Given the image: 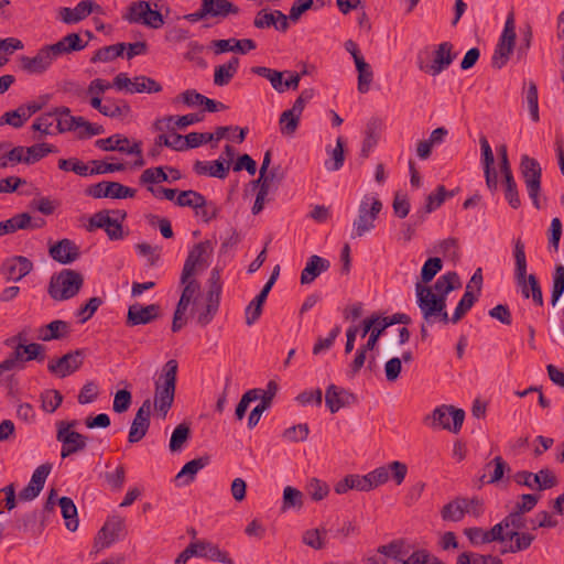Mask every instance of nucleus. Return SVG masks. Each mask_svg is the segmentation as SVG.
Masks as SVG:
<instances>
[{
    "label": "nucleus",
    "mask_w": 564,
    "mask_h": 564,
    "mask_svg": "<svg viewBox=\"0 0 564 564\" xmlns=\"http://www.w3.org/2000/svg\"><path fill=\"white\" fill-rule=\"evenodd\" d=\"M177 369L178 364L175 359L167 360L154 382V408L162 419L166 417L174 402Z\"/></svg>",
    "instance_id": "nucleus-1"
},
{
    "label": "nucleus",
    "mask_w": 564,
    "mask_h": 564,
    "mask_svg": "<svg viewBox=\"0 0 564 564\" xmlns=\"http://www.w3.org/2000/svg\"><path fill=\"white\" fill-rule=\"evenodd\" d=\"M84 284L82 273L63 269L59 273L53 274L48 284V294L55 301H66L78 294Z\"/></svg>",
    "instance_id": "nucleus-2"
},
{
    "label": "nucleus",
    "mask_w": 564,
    "mask_h": 564,
    "mask_svg": "<svg viewBox=\"0 0 564 564\" xmlns=\"http://www.w3.org/2000/svg\"><path fill=\"white\" fill-rule=\"evenodd\" d=\"M122 19L130 24H143L152 29H160L165 22L160 10L150 8V2L145 0L131 2Z\"/></svg>",
    "instance_id": "nucleus-3"
},
{
    "label": "nucleus",
    "mask_w": 564,
    "mask_h": 564,
    "mask_svg": "<svg viewBox=\"0 0 564 564\" xmlns=\"http://www.w3.org/2000/svg\"><path fill=\"white\" fill-rule=\"evenodd\" d=\"M465 419V411L453 405H441L434 409L431 415L424 417V423L432 427H442L458 433Z\"/></svg>",
    "instance_id": "nucleus-4"
},
{
    "label": "nucleus",
    "mask_w": 564,
    "mask_h": 564,
    "mask_svg": "<svg viewBox=\"0 0 564 564\" xmlns=\"http://www.w3.org/2000/svg\"><path fill=\"white\" fill-rule=\"evenodd\" d=\"M382 209L379 198L366 196L359 205L358 217L352 224V238L362 237L375 228V221Z\"/></svg>",
    "instance_id": "nucleus-5"
},
{
    "label": "nucleus",
    "mask_w": 564,
    "mask_h": 564,
    "mask_svg": "<svg viewBox=\"0 0 564 564\" xmlns=\"http://www.w3.org/2000/svg\"><path fill=\"white\" fill-rule=\"evenodd\" d=\"M520 172L523 177L528 195L536 209L541 208L540 194H541V178L542 169L540 163L529 155L524 154L520 162Z\"/></svg>",
    "instance_id": "nucleus-6"
},
{
    "label": "nucleus",
    "mask_w": 564,
    "mask_h": 564,
    "mask_svg": "<svg viewBox=\"0 0 564 564\" xmlns=\"http://www.w3.org/2000/svg\"><path fill=\"white\" fill-rule=\"evenodd\" d=\"M214 251V245L210 240H205L193 246L189 250L181 274V282L187 278H194L198 272L208 265V260Z\"/></svg>",
    "instance_id": "nucleus-7"
},
{
    "label": "nucleus",
    "mask_w": 564,
    "mask_h": 564,
    "mask_svg": "<svg viewBox=\"0 0 564 564\" xmlns=\"http://www.w3.org/2000/svg\"><path fill=\"white\" fill-rule=\"evenodd\" d=\"M416 303L421 310L423 319L427 324L434 323V316L446 310V297L433 293L432 288L422 283L415 284Z\"/></svg>",
    "instance_id": "nucleus-8"
},
{
    "label": "nucleus",
    "mask_w": 564,
    "mask_h": 564,
    "mask_svg": "<svg viewBox=\"0 0 564 564\" xmlns=\"http://www.w3.org/2000/svg\"><path fill=\"white\" fill-rule=\"evenodd\" d=\"M516 36L514 18L513 13H510L492 55V67L500 69L507 64L514 50Z\"/></svg>",
    "instance_id": "nucleus-9"
},
{
    "label": "nucleus",
    "mask_w": 564,
    "mask_h": 564,
    "mask_svg": "<svg viewBox=\"0 0 564 564\" xmlns=\"http://www.w3.org/2000/svg\"><path fill=\"white\" fill-rule=\"evenodd\" d=\"M389 473H391L394 482L401 485L408 474V466L404 463L394 460L369 471L366 475L371 490L384 485L389 480Z\"/></svg>",
    "instance_id": "nucleus-10"
},
{
    "label": "nucleus",
    "mask_w": 564,
    "mask_h": 564,
    "mask_svg": "<svg viewBox=\"0 0 564 564\" xmlns=\"http://www.w3.org/2000/svg\"><path fill=\"white\" fill-rule=\"evenodd\" d=\"M129 144V139L121 134H113L106 139H98L95 142V145L104 151H119L127 154L138 155V160L134 162V165L140 167L144 165V160L142 158V149L141 141L134 142L132 145Z\"/></svg>",
    "instance_id": "nucleus-11"
},
{
    "label": "nucleus",
    "mask_w": 564,
    "mask_h": 564,
    "mask_svg": "<svg viewBox=\"0 0 564 564\" xmlns=\"http://www.w3.org/2000/svg\"><path fill=\"white\" fill-rule=\"evenodd\" d=\"M86 194L94 198L110 197L115 199L133 198L135 188L124 186L118 182L101 181L86 188Z\"/></svg>",
    "instance_id": "nucleus-12"
},
{
    "label": "nucleus",
    "mask_w": 564,
    "mask_h": 564,
    "mask_svg": "<svg viewBox=\"0 0 564 564\" xmlns=\"http://www.w3.org/2000/svg\"><path fill=\"white\" fill-rule=\"evenodd\" d=\"M85 356V349L69 351L57 360L48 362L47 369L51 373H54L59 378H65L83 366Z\"/></svg>",
    "instance_id": "nucleus-13"
},
{
    "label": "nucleus",
    "mask_w": 564,
    "mask_h": 564,
    "mask_svg": "<svg viewBox=\"0 0 564 564\" xmlns=\"http://www.w3.org/2000/svg\"><path fill=\"white\" fill-rule=\"evenodd\" d=\"M98 228L105 229L110 240L123 238L122 225L118 221V218L110 217V210L108 209L99 210L89 218L86 229L91 232Z\"/></svg>",
    "instance_id": "nucleus-14"
},
{
    "label": "nucleus",
    "mask_w": 564,
    "mask_h": 564,
    "mask_svg": "<svg viewBox=\"0 0 564 564\" xmlns=\"http://www.w3.org/2000/svg\"><path fill=\"white\" fill-rule=\"evenodd\" d=\"M512 478L518 485L527 486L531 489L536 485L539 490L553 488L557 484L555 475L549 468H543L536 474L521 470L516 473Z\"/></svg>",
    "instance_id": "nucleus-15"
},
{
    "label": "nucleus",
    "mask_w": 564,
    "mask_h": 564,
    "mask_svg": "<svg viewBox=\"0 0 564 564\" xmlns=\"http://www.w3.org/2000/svg\"><path fill=\"white\" fill-rule=\"evenodd\" d=\"M124 527L123 518L118 516L109 518L95 538L94 547L96 549V552L110 546L115 541L119 540Z\"/></svg>",
    "instance_id": "nucleus-16"
},
{
    "label": "nucleus",
    "mask_w": 564,
    "mask_h": 564,
    "mask_svg": "<svg viewBox=\"0 0 564 564\" xmlns=\"http://www.w3.org/2000/svg\"><path fill=\"white\" fill-rule=\"evenodd\" d=\"M455 58L456 53H453V44L449 42H443L434 51L432 62L426 65H423L421 63L419 67L421 70L432 76H436L441 74L443 70H445Z\"/></svg>",
    "instance_id": "nucleus-17"
},
{
    "label": "nucleus",
    "mask_w": 564,
    "mask_h": 564,
    "mask_svg": "<svg viewBox=\"0 0 564 564\" xmlns=\"http://www.w3.org/2000/svg\"><path fill=\"white\" fill-rule=\"evenodd\" d=\"M151 401L147 399L143 401L142 405L137 411L129 430V443H138L147 435L151 423Z\"/></svg>",
    "instance_id": "nucleus-18"
},
{
    "label": "nucleus",
    "mask_w": 564,
    "mask_h": 564,
    "mask_svg": "<svg viewBox=\"0 0 564 564\" xmlns=\"http://www.w3.org/2000/svg\"><path fill=\"white\" fill-rule=\"evenodd\" d=\"M160 316L161 307L159 304H150L143 306L137 303L129 306L126 324L129 327L147 325L158 319Z\"/></svg>",
    "instance_id": "nucleus-19"
},
{
    "label": "nucleus",
    "mask_w": 564,
    "mask_h": 564,
    "mask_svg": "<svg viewBox=\"0 0 564 564\" xmlns=\"http://www.w3.org/2000/svg\"><path fill=\"white\" fill-rule=\"evenodd\" d=\"M93 12H101V7L93 0H82L75 8L63 7L58 10L59 19L66 24H75Z\"/></svg>",
    "instance_id": "nucleus-20"
},
{
    "label": "nucleus",
    "mask_w": 564,
    "mask_h": 564,
    "mask_svg": "<svg viewBox=\"0 0 564 564\" xmlns=\"http://www.w3.org/2000/svg\"><path fill=\"white\" fill-rule=\"evenodd\" d=\"M55 57L53 51L50 50V45H46L39 50L33 57L21 56V68L28 74H42L51 66Z\"/></svg>",
    "instance_id": "nucleus-21"
},
{
    "label": "nucleus",
    "mask_w": 564,
    "mask_h": 564,
    "mask_svg": "<svg viewBox=\"0 0 564 564\" xmlns=\"http://www.w3.org/2000/svg\"><path fill=\"white\" fill-rule=\"evenodd\" d=\"M32 269L33 263L31 260L23 256H15L3 262L1 273L7 281H20L28 275Z\"/></svg>",
    "instance_id": "nucleus-22"
},
{
    "label": "nucleus",
    "mask_w": 564,
    "mask_h": 564,
    "mask_svg": "<svg viewBox=\"0 0 564 564\" xmlns=\"http://www.w3.org/2000/svg\"><path fill=\"white\" fill-rule=\"evenodd\" d=\"M52 469V465L48 463L40 465L33 473L31 480L26 487H24L20 494L19 498L23 501H30L36 498L42 491L46 478L48 477Z\"/></svg>",
    "instance_id": "nucleus-23"
},
{
    "label": "nucleus",
    "mask_w": 564,
    "mask_h": 564,
    "mask_svg": "<svg viewBox=\"0 0 564 564\" xmlns=\"http://www.w3.org/2000/svg\"><path fill=\"white\" fill-rule=\"evenodd\" d=\"M48 254L58 263L69 264L80 257V249L73 240L64 238L50 247Z\"/></svg>",
    "instance_id": "nucleus-24"
},
{
    "label": "nucleus",
    "mask_w": 564,
    "mask_h": 564,
    "mask_svg": "<svg viewBox=\"0 0 564 564\" xmlns=\"http://www.w3.org/2000/svg\"><path fill=\"white\" fill-rule=\"evenodd\" d=\"M209 47L213 50L215 55H220L227 52L247 54L249 51L254 50L257 45L251 39L238 40L230 37L226 40H213Z\"/></svg>",
    "instance_id": "nucleus-25"
},
{
    "label": "nucleus",
    "mask_w": 564,
    "mask_h": 564,
    "mask_svg": "<svg viewBox=\"0 0 564 564\" xmlns=\"http://www.w3.org/2000/svg\"><path fill=\"white\" fill-rule=\"evenodd\" d=\"M356 401V395L344 388L329 384L326 389L325 403L332 413H336L341 408L349 406Z\"/></svg>",
    "instance_id": "nucleus-26"
},
{
    "label": "nucleus",
    "mask_w": 564,
    "mask_h": 564,
    "mask_svg": "<svg viewBox=\"0 0 564 564\" xmlns=\"http://www.w3.org/2000/svg\"><path fill=\"white\" fill-rule=\"evenodd\" d=\"M56 440L62 443L61 457L66 458L84 451L88 437L78 432L64 433V431H57Z\"/></svg>",
    "instance_id": "nucleus-27"
},
{
    "label": "nucleus",
    "mask_w": 564,
    "mask_h": 564,
    "mask_svg": "<svg viewBox=\"0 0 564 564\" xmlns=\"http://www.w3.org/2000/svg\"><path fill=\"white\" fill-rule=\"evenodd\" d=\"M330 267L327 259L322 258L317 254H313L308 258L305 268L301 273V283L311 284L316 278L323 272H326Z\"/></svg>",
    "instance_id": "nucleus-28"
},
{
    "label": "nucleus",
    "mask_w": 564,
    "mask_h": 564,
    "mask_svg": "<svg viewBox=\"0 0 564 564\" xmlns=\"http://www.w3.org/2000/svg\"><path fill=\"white\" fill-rule=\"evenodd\" d=\"M210 456L204 455L187 462L182 469L177 473L175 479L182 480L183 485H189L195 480L196 474L208 466Z\"/></svg>",
    "instance_id": "nucleus-29"
},
{
    "label": "nucleus",
    "mask_w": 564,
    "mask_h": 564,
    "mask_svg": "<svg viewBox=\"0 0 564 564\" xmlns=\"http://www.w3.org/2000/svg\"><path fill=\"white\" fill-rule=\"evenodd\" d=\"M230 169V163L218 159L214 161L210 165L204 161H195L193 170L198 175L208 174L212 177H217L224 180L227 177Z\"/></svg>",
    "instance_id": "nucleus-30"
},
{
    "label": "nucleus",
    "mask_w": 564,
    "mask_h": 564,
    "mask_svg": "<svg viewBox=\"0 0 564 564\" xmlns=\"http://www.w3.org/2000/svg\"><path fill=\"white\" fill-rule=\"evenodd\" d=\"M87 43H84L79 34L69 33L62 37L58 42L50 45V50L53 51L55 56L62 54H68L72 52L82 51L86 47Z\"/></svg>",
    "instance_id": "nucleus-31"
},
{
    "label": "nucleus",
    "mask_w": 564,
    "mask_h": 564,
    "mask_svg": "<svg viewBox=\"0 0 564 564\" xmlns=\"http://www.w3.org/2000/svg\"><path fill=\"white\" fill-rule=\"evenodd\" d=\"M54 113L59 133L76 130L79 124H83V117L72 116L70 109L67 107H57L54 109Z\"/></svg>",
    "instance_id": "nucleus-32"
},
{
    "label": "nucleus",
    "mask_w": 564,
    "mask_h": 564,
    "mask_svg": "<svg viewBox=\"0 0 564 564\" xmlns=\"http://www.w3.org/2000/svg\"><path fill=\"white\" fill-rule=\"evenodd\" d=\"M508 540L513 542L508 547L502 549L500 551L501 554L518 553L528 550L535 540V535L522 531H508Z\"/></svg>",
    "instance_id": "nucleus-33"
},
{
    "label": "nucleus",
    "mask_w": 564,
    "mask_h": 564,
    "mask_svg": "<svg viewBox=\"0 0 564 564\" xmlns=\"http://www.w3.org/2000/svg\"><path fill=\"white\" fill-rule=\"evenodd\" d=\"M270 291L271 289L269 285H263L260 293L246 307V324L248 326L253 325L260 318L262 314V306Z\"/></svg>",
    "instance_id": "nucleus-34"
},
{
    "label": "nucleus",
    "mask_w": 564,
    "mask_h": 564,
    "mask_svg": "<svg viewBox=\"0 0 564 564\" xmlns=\"http://www.w3.org/2000/svg\"><path fill=\"white\" fill-rule=\"evenodd\" d=\"M208 17L225 19L229 14H238L239 8L228 0H204Z\"/></svg>",
    "instance_id": "nucleus-35"
},
{
    "label": "nucleus",
    "mask_w": 564,
    "mask_h": 564,
    "mask_svg": "<svg viewBox=\"0 0 564 564\" xmlns=\"http://www.w3.org/2000/svg\"><path fill=\"white\" fill-rule=\"evenodd\" d=\"M238 67L239 58L236 56H232L227 63L217 66L214 73V84L216 86L228 85L237 74Z\"/></svg>",
    "instance_id": "nucleus-36"
},
{
    "label": "nucleus",
    "mask_w": 564,
    "mask_h": 564,
    "mask_svg": "<svg viewBox=\"0 0 564 564\" xmlns=\"http://www.w3.org/2000/svg\"><path fill=\"white\" fill-rule=\"evenodd\" d=\"M460 288V281H459V276L458 274L455 272V271H449L443 275H441L433 289H434V294L435 295H438V296H445L447 297V295L456 290Z\"/></svg>",
    "instance_id": "nucleus-37"
},
{
    "label": "nucleus",
    "mask_w": 564,
    "mask_h": 564,
    "mask_svg": "<svg viewBox=\"0 0 564 564\" xmlns=\"http://www.w3.org/2000/svg\"><path fill=\"white\" fill-rule=\"evenodd\" d=\"M491 468L494 469L490 473L489 478H487L486 474L480 477L479 480L481 482L496 484L503 478L506 471H510L509 465L503 460L501 456H496L492 460L485 465L486 470H490Z\"/></svg>",
    "instance_id": "nucleus-38"
},
{
    "label": "nucleus",
    "mask_w": 564,
    "mask_h": 564,
    "mask_svg": "<svg viewBox=\"0 0 564 564\" xmlns=\"http://www.w3.org/2000/svg\"><path fill=\"white\" fill-rule=\"evenodd\" d=\"M466 508L465 498L457 497L442 508L441 516L445 521L457 522L466 514Z\"/></svg>",
    "instance_id": "nucleus-39"
},
{
    "label": "nucleus",
    "mask_w": 564,
    "mask_h": 564,
    "mask_svg": "<svg viewBox=\"0 0 564 564\" xmlns=\"http://www.w3.org/2000/svg\"><path fill=\"white\" fill-rule=\"evenodd\" d=\"M69 325L65 321L56 319L48 323L41 329L40 339L50 341L53 339H61L68 335Z\"/></svg>",
    "instance_id": "nucleus-40"
},
{
    "label": "nucleus",
    "mask_w": 564,
    "mask_h": 564,
    "mask_svg": "<svg viewBox=\"0 0 564 564\" xmlns=\"http://www.w3.org/2000/svg\"><path fill=\"white\" fill-rule=\"evenodd\" d=\"M220 302L206 297V304L203 308H198L196 305L192 308V314H197L196 323L200 327H205L212 323L215 315L219 310Z\"/></svg>",
    "instance_id": "nucleus-41"
},
{
    "label": "nucleus",
    "mask_w": 564,
    "mask_h": 564,
    "mask_svg": "<svg viewBox=\"0 0 564 564\" xmlns=\"http://www.w3.org/2000/svg\"><path fill=\"white\" fill-rule=\"evenodd\" d=\"M58 503L62 510V516L65 519L66 528L74 532L78 528L77 508L74 501L68 497H62L58 499Z\"/></svg>",
    "instance_id": "nucleus-42"
},
{
    "label": "nucleus",
    "mask_w": 564,
    "mask_h": 564,
    "mask_svg": "<svg viewBox=\"0 0 564 564\" xmlns=\"http://www.w3.org/2000/svg\"><path fill=\"white\" fill-rule=\"evenodd\" d=\"M251 72L258 76L267 78L278 93H284V72L271 69L265 66H253Z\"/></svg>",
    "instance_id": "nucleus-43"
},
{
    "label": "nucleus",
    "mask_w": 564,
    "mask_h": 564,
    "mask_svg": "<svg viewBox=\"0 0 564 564\" xmlns=\"http://www.w3.org/2000/svg\"><path fill=\"white\" fill-rule=\"evenodd\" d=\"M470 288L471 285L467 284L466 291L463 297L459 300L453 316L451 317V322L453 324L458 323L477 301V296L470 291Z\"/></svg>",
    "instance_id": "nucleus-44"
},
{
    "label": "nucleus",
    "mask_w": 564,
    "mask_h": 564,
    "mask_svg": "<svg viewBox=\"0 0 564 564\" xmlns=\"http://www.w3.org/2000/svg\"><path fill=\"white\" fill-rule=\"evenodd\" d=\"M380 124H381L380 121L377 119L369 121L367 124L366 138L362 142V147H361V151H360V155L364 159H367L369 156L370 151L372 150V148L376 147V144L378 142V138H379L378 130L380 128Z\"/></svg>",
    "instance_id": "nucleus-45"
},
{
    "label": "nucleus",
    "mask_w": 564,
    "mask_h": 564,
    "mask_svg": "<svg viewBox=\"0 0 564 564\" xmlns=\"http://www.w3.org/2000/svg\"><path fill=\"white\" fill-rule=\"evenodd\" d=\"M513 257L516 261V268H514V278L516 281H522L524 275L527 274V256H525V247L524 243L521 241V239H517L514 241V248H513Z\"/></svg>",
    "instance_id": "nucleus-46"
},
{
    "label": "nucleus",
    "mask_w": 564,
    "mask_h": 564,
    "mask_svg": "<svg viewBox=\"0 0 564 564\" xmlns=\"http://www.w3.org/2000/svg\"><path fill=\"white\" fill-rule=\"evenodd\" d=\"M162 91V85L155 79L148 76H135L133 78L132 87L129 89V93H148V94H156Z\"/></svg>",
    "instance_id": "nucleus-47"
},
{
    "label": "nucleus",
    "mask_w": 564,
    "mask_h": 564,
    "mask_svg": "<svg viewBox=\"0 0 564 564\" xmlns=\"http://www.w3.org/2000/svg\"><path fill=\"white\" fill-rule=\"evenodd\" d=\"M127 45L126 43H117L113 45L104 46L96 51L94 56L90 58L91 63L97 62H109L119 57L123 54Z\"/></svg>",
    "instance_id": "nucleus-48"
},
{
    "label": "nucleus",
    "mask_w": 564,
    "mask_h": 564,
    "mask_svg": "<svg viewBox=\"0 0 564 564\" xmlns=\"http://www.w3.org/2000/svg\"><path fill=\"white\" fill-rule=\"evenodd\" d=\"M191 436V427H189V424L187 423H181L178 424L172 435H171V440H170V444H169V447H170V451L175 453V452H180L184 444L188 441Z\"/></svg>",
    "instance_id": "nucleus-49"
},
{
    "label": "nucleus",
    "mask_w": 564,
    "mask_h": 564,
    "mask_svg": "<svg viewBox=\"0 0 564 564\" xmlns=\"http://www.w3.org/2000/svg\"><path fill=\"white\" fill-rule=\"evenodd\" d=\"M30 214L21 213L17 214L10 219L0 223V236L7 234H13L19 229H26V224H29Z\"/></svg>",
    "instance_id": "nucleus-50"
},
{
    "label": "nucleus",
    "mask_w": 564,
    "mask_h": 564,
    "mask_svg": "<svg viewBox=\"0 0 564 564\" xmlns=\"http://www.w3.org/2000/svg\"><path fill=\"white\" fill-rule=\"evenodd\" d=\"M200 557H206L210 561L220 562L224 564H234L231 557H229L228 553L221 551L218 545L213 544L206 540H204V546L200 547Z\"/></svg>",
    "instance_id": "nucleus-51"
},
{
    "label": "nucleus",
    "mask_w": 564,
    "mask_h": 564,
    "mask_svg": "<svg viewBox=\"0 0 564 564\" xmlns=\"http://www.w3.org/2000/svg\"><path fill=\"white\" fill-rule=\"evenodd\" d=\"M303 507V494L299 489L286 486L283 490L282 511L301 509Z\"/></svg>",
    "instance_id": "nucleus-52"
},
{
    "label": "nucleus",
    "mask_w": 564,
    "mask_h": 564,
    "mask_svg": "<svg viewBox=\"0 0 564 564\" xmlns=\"http://www.w3.org/2000/svg\"><path fill=\"white\" fill-rule=\"evenodd\" d=\"M175 204L180 207H191L198 210L200 205H204V195L193 189L182 191L176 197Z\"/></svg>",
    "instance_id": "nucleus-53"
},
{
    "label": "nucleus",
    "mask_w": 564,
    "mask_h": 564,
    "mask_svg": "<svg viewBox=\"0 0 564 564\" xmlns=\"http://www.w3.org/2000/svg\"><path fill=\"white\" fill-rule=\"evenodd\" d=\"M326 530L324 528L310 529L303 532L302 542L313 550L325 547Z\"/></svg>",
    "instance_id": "nucleus-54"
},
{
    "label": "nucleus",
    "mask_w": 564,
    "mask_h": 564,
    "mask_svg": "<svg viewBox=\"0 0 564 564\" xmlns=\"http://www.w3.org/2000/svg\"><path fill=\"white\" fill-rule=\"evenodd\" d=\"M165 170L166 166H156L144 170L139 178L140 184L152 186V184L169 181V175Z\"/></svg>",
    "instance_id": "nucleus-55"
},
{
    "label": "nucleus",
    "mask_w": 564,
    "mask_h": 564,
    "mask_svg": "<svg viewBox=\"0 0 564 564\" xmlns=\"http://www.w3.org/2000/svg\"><path fill=\"white\" fill-rule=\"evenodd\" d=\"M57 150L54 145L47 143H39L25 148V164H33L46 156L48 153H54Z\"/></svg>",
    "instance_id": "nucleus-56"
},
{
    "label": "nucleus",
    "mask_w": 564,
    "mask_h": 564,
    "mask_svg": "<svg viewBox=\"0 0 564 564\" xmlns=\"http://www.w3.org/2000/svg\"><path fill=\"white\" fill-rule=\"evenodd\" d=\"M502 176L505 183V198L513 209H518L521 206V200L513 174L511 173Z\"/></svg>",
    "instance_id": "nucleus-57"
},
{
    "label": "nucleus",
    "mask_w": 564,
    "mask_h": 564,
    "mask_svg": "<svg viewBox=\"0 0 564 564\" xmlns=\"http://www.w3.org/2000/svg\"><path fill=\"white\" fill-rule=\"evenodd\" d=\"M299 116H295L290 109L284 110L279 118L280 131L283 135H293L300 123Z\"/></svg>",
    "instance_id": "nucleus-58"
},
{
    "label": "nucleus",
    "mask_w": 564,
    "mask_h": 564,
    "mask_svg": "<svg viewBox=\"0 0 564 564\" xmlns=\"http://www.w3.org/2000/svg\"><path fill=\"white\" fill-rule=\"evenodd\" d=\"M442 268L443 262L441 258H429L422 267L420 283L425 285L429 282H431L435 278V275L442 270Z\"/></svg>",
    "instance_id": "nucleus-59"
},
{
    "label": "nucleus",
    "mask_w": 564,
    "mask_h": 564,
    "mask_svg": "<svg viewBox=\"0 0 564 564\" xmlns=\"http://www.w3.org/2000/svg\"><path fill=\"white\" fill-rule=\"evenodd\" d=\"M345 140L343 137H338L336 140V147L330 152L332 165L325 162V166L328 171H338L343 167L345 161Z\"/></svg>",
    "instance_id": "nucleus-60"
},
{
    "label": "nucleus",
    "mask_w": 564,
    "mask_h": 564,
    "mask_svg": "<svg viewBox=\"0 0 564 564\" xmlns=\"http://www.w3.org/2000/svg\"><path fill=\"white\" fill-rule=\"evenodd\" d=\"M58 167L63 171H72L79 176L89 175V167L78 159H59Z\"/></svg>",
    "instance_id": "nucleus-61"
},
{
    "label": "nucleus",
    "mask_w": 564,
    "mask_h": 564,
    "mask_svg": "<svg viewBox=\"0 0 564 564\" xmlns=\"http://www.w3.org/2000/svg\"><path fill=\"white\" fill-rule=\"evenodd\" d=\"M184 285L180 300L186 303H193L196 305V295L200 290V284L195 278H187L185 282H181Z\"/></svg>",
    "instance_id": "nucleus-62"
},
{
    "label": "nucleus",
    "mask_w": 564,
    "mask_h": 564,
    "mask_svg": "<svg viewBox=\"0 0 564 564\" xmlns=\"http://www.w3.org/2000/svg\"><path fill=\"white\" fill-rule=\"evenodd\" d=\"M130 112V106L124 100L110 101L104 105L100 113L110 118H117Z\"/></svg>",
    "instance_id": "nucleus-63"
},
{
    "label": "nucleus",
    "mask_w": 564,
    "mask_h": 564,
    "mask_svg": "<svg viewBox=\"0 0 564 564\" xmlns=\"http://www.w3.org/2000/svg\"><path fill=\"white\" fill-rule=\"evenodd\" d=\"M564 293V267L562 264L555 268L552 290V305L555 306L562 294Z\"/></svg>",
    "instance_id": "nucleus-64"
}]
</instances>
